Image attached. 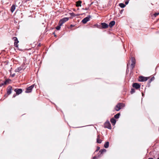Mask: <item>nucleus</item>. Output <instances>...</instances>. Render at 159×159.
I'll return each mask as SVG.
<instances>
[{
    "label": "nucleus",
    "instance_id": "5",
    "mask_svg": "<svg viewBox=\"0 0 159 159\" xmlns=\"http://www.w3.org/2000/svg\"><path fill=\"white\" fill-rule=\"evenodd\" d=\"M149 79V77H145L143 76H140L139 77V81L140 82H144L147 81Z\"/></svg>",
    "mask_w": 159,
    "mask_h": 159
},
{
    "label": "nucleus",
    "instance_id": "16",
    "mask_svg": "<svg viewBox=\"0 0 159 159\" xmlns=\"http://www.w3.org/2000/svg\"><path fill=\"white\" fill-rule=\"evenodd\" d=\"M115 24V22L114 20L110 22L109 24V25L108 26L110 27H112Z\"/></svg>",
    "mask_w": 159,
    "mask_h": 159
},
{
    "label": "nucleus",
    "instance_id": "8",
    "mask_svg": "<svg viewBox=\"0 0 159 159\" xmlns=\"http://www.w3.org/2000/svg\"><path fill=\"white\" fill-rule=\"evenodd\" d=\"M15 92L16 93V95H19L22 93L23 92L22 90L21 89L16 88L14 90Z\"/></svg>",
    "mask_w": 159,
    "mask_h": 159
},
{
    "label": "nucleus",
    "instance_id": "25",
    "mask_svg": "<svg viewBox=\"0 0 159 159\" xmlns=\"http://www.w3.org/2000/svg\"><path fill=\"white\" fill-rule=\"evenodd\" d=\"M135 92V90L133 88H132L131 89L130 93L131 94H133Z\"/></svg>",
    "mask_w": 159,
    "mask_h": 159
},
{
    "label": "nucleus",
    "instance_id": "3",
    "mask_svg": "<svg viewBox=\"0 0 159 159\" xmlns=\"http://www.w3.org/2000/svg\"><path fill=\"white\" fill-rule=\"evenodd\" d=\"M135 59L134 57H131V62L132 63H131L130 65V69L131 70H132L135 66Z\"/></svg>",
    "mask_w": 159,
    "mask_h": 159
},
{
    "label": "nucleus",
    "instance_id": "11",
    "mask_svg": "<svg viewBox=\"0 0 159 159\" xmlns=\"http://www.w3.org/2000/svg\"><path fill=\"white\" fill-rule=\"evenodd\" d=\"M140 85L137 83H134L132 84V86L133 88H135L136 89H138L140 88Z\"/></svg>",
    "mask_w": 159,
    "mask_h": 159
},
{
    "label": "nucleus",
    "instance_id": "33",
    "mask_svg": "<svg viewBox=\"0 0 159 159\" xmlns=\"http://www.w3.org/2000/svg\"><path fill=\"white\" fill-rule=\"evenodd\" d=\"M16 94H14L13 95V97H12L14 98H15L16 96Z\"/></svg>",
    "mask_w": 159,
    "mask_h": 159
},
{
    "label": "nucleus",
    "instance_id": "23",
    "mask_svg": "<svg viewBox=\"0 0 159 159\" xmlns=\"http://www.w3.org/2000/svg\"><path fill=\"white\" fill-rule=\"evenodd\" d=\"M119 6L121 8H124L126 6V5L123 3H120L119 4Z\"/></svg>",
    "mask_w": 159,
    "mask_h": 159
},
{
    "label": "nucleus",
    "instance_id": "34",
    "mask_svg": "<svg viewBox=\"0 0 159 159\" xmlns=\"http://www.w3.org/2000/svg\"><path fill=\"white\" fill-rule=\"evenodd\" d=\"M84 9L85 10H88L89 9V7H86Z\"/></svg>",
    "mask_w": 159,
    "mask_h": 159
},
{
    "label": "nucleus",
    "instance_id": "7",
    "mask_svg": "<svg viewBox=\"0 0 159 159\" xmlns=\"http://www.w3.org/2000/svg\"><path fill=\"white\" fill-rule=\"evenodd\" d=\"M91 17V16L90 15L88 16L87 17L84 18L82 20V22L84 24H86L87 22L90 20V19Z\"/></svg>",
    "mask_w": 159,
    "mask_h": 159
},
{
    "label": "nucleus",
    "instance_id": "38",
    "mask_svg": "<svg viewBox=\"0 0 159 159\" xmlns=\"http://www.w3.org/2000/svg\"><path fill=\"white\" fill-rule=\"evenodd\" d=\"M96 158V157H95V156H94L93 157V159H95Z\"/></svg>",
    "mask_w": 159,
    "mask_h": 159
},
{
    "label": "nucleus",
    "instance_id": "19",
    "mask_svg": "<svg viewBox=\"0 0 159 159\" xmlns=\"http://www.w3.org/2000/svg\"><path fill=\"white\" fill-rule=\"evenodd\" d=\"M82 2L81 1H78L76 2V6L77 7L81 6Z\"/></svg>",
    "mask_w": 159,
    "mask_h": 159
},
{
    "label": "nucleus",
    "instance_id": "27",
    "mask_svg": "<svg viewBox=\"0 0 159 159\" xmlns=\"http://www.w3.org/2000/svg\"><path fill=\"white\" fill-rule=\"evenodd\" d=\"M4 85H5V84H4V82L3 83H1L0 84V87H2V86Z\"/></svg>",
    "mask_w": 159,
    "mask_h": 159
},
{
    "label": "nucleus",
    "instance_id": "2",
    "mask_svg": "<svg viewBox=\"0 0 159 159\" xmlns=\"http://www.w3.org/2000/svg\"><path fill=\"white\" fill-rule=\"evenodd\" d=\"M34 85L35 84H33L30 86L27 87L26 88L25 92L26 93H31L32 91V89L34 88Z\"/></svg>",
    "mask_w": 159,
    "mask_h": 159
},
{
    "label": "nucleus",
    "instance_id": "10",
    "mask_svg": "<svg viewBox=\"0 0 159 159\" xmlns=\"http://www.w3.org/2000/svg\"><path fill=\"white\" fill-rule=\"evenodd\" d=\"M13 39L14 40V46L16 47H18L17 44L19 43V41L17 37H14L13 38Z\"/></svg>",
    "mask_w": 159,
    "mask_h": 159
},
{
    "label": "nucleus",
    "instance_id": "14",
    "mask_svg": "<svg viewBox=\"0 0 159 159\" xmlns=\"http://www.w3.org/2000/svg\"><path fill=\"white\" fill-rule=\"evenodd\" d=\"M102 140L100 139V136L98 135L97 139V142L98 143H101L102 142Z\"/></svg>",
    "mask_w": 159,
    "mask_h": 159
},
{
    "label": "nucleus",
    "instance_id": "43",
    "mask_svg": "<svg viewBox=\"0 0 159 159\" xmlns=\"http://www.w3.org/2000/svg\"><path fill=\"white\" fill-rule=\"evenodd\" d=\"M157 159H159V157H158Z\"/></svg>",
    "mask_w": 159,
    "mask_h": 159
},
{
    "label": "nucleus",
    "instance_id": "32",
    "mask_svg": "<svg viewBox=\"0 0 159 159\" xmlns=\"http://www.w3.org/2000/svg\"><path fill=\"white\" fill-rule=\"evenodd\" d=\"M129 2L128 1H125V4L126 5H127V4H128V3H129Z\"/></svg>",
    "mask_w": 159,
    "mask_h": 159
},
{
    "label": "nucleus",
    "instance_id": "20",
    "mask_svg": "<svg viewBox=\"0 0 159 159\" xmlns=\"http://www.w3.org/2000/svg\"><path fill=\"white\" fill-rule=\"evenodd\" d=\"M109 142H106L104 144V147L105 148H107L109 147Z\"/></svg>",
    "mask_w": 159,
    "mask_h": 159
},
{
    "label": "nucleus",
    "instance_id": "36",
    "mask_svg": "<svg viewBox=\"0 0 159 159\" xmlns=\"http://www.w3.org/2000/svg\"><path fill=\"white\" fill-rule=\"evenodd\" d=\"M97 148V149L96 150V151H98L100 149V147H98Z\"/></svg>",
    "mask_w": 159,
    "mask_h": 159
},
{
    "label": "nucleus",
    "instance_id": "4",
    "mask_svg": "<svg viewBox=\"0 0 159 159\" xmlns=\"http://www.w3.org/2000/svg\"><path fill=\"white\" fill-rule=\"evenodd\" d=\"M104 127L105 128H108L109 129H111V127L109 121L108 120H107L104 124Z\"/></svg>",
    "mask_w": 159,
    "mask_h": 159
},
{
    "label": "nucleus",
    "instance_id": "26",
    "mask_svg": "<svg viewBox=\"0 0 159 159\" xmlns=\"http://www.w3.org/2000/svg\"><path fill=\"white\" fill-rule=\"evenodd\" d=\"M59 25H58V26H57L56 28V29L57 30H60V28H61V26H60V24H59Z\"/></svg>",
    "mask_w": 159,
    "mask_h": 159
},
{
    "label": "nucleus",
    "instance_id": "24",
    "mask_svg": "<svg viewBox=\"0 0 159 159\" xmlns=\"http://www.w3.org/2000/svg\"><path fill=\"white\" fill-rule=\"evenodd\" d=\"M154 79V77H152L148 81V84H150L151 82L153 81Z\"/></svg>",
    "mask_w": 159,
    "mask_h": 159
},
{
    "label": "nucleus",
    "instance_id": "31",
    "mask_svg": "<svg viewBox=\"0 0 159 159\" xmlns=\"http://www.w3.org/2000/svg\"><path fill=\"white\" fill-rule=\"evenodd\" d=\"M128 64L129 63H128L127 64V70H126V71H127V70L128 71L129 70H128V69H129V66H128Z\"/></svg>",
    "mask_w": 159,
    "mask_h": 159
},
{
    "label": "nucleus",
    "instance_id": "40",
    "mask_svg": "<svg viewBox=\"0 0 159 159\" xmlns=\"http://www.w3.org/2000/svg\"><path fill=\"white\" fill-rule=\"evenodd\" d=\"M148 159H153L152 158H148Z\"/></svg>",
    "mask_w": 159,
    "mask_h": 159
},
{
    "label": "nucleus",
    "instance_id": "39",
    "mask_svg": "<svg viewBox=\"0 0 159 159\" xmlns=\"http://www.w3.org/2000/svg\"><path fill=\"white\" fill-rule=\"evenodd\" d=\"M70 27H73V25H70Z\"/></svg>",
    "mask_w": 159,
    "mask_h": 159
},
{
    "label": "nucleus",
    "instance_id": "22",
    "mask_svg": "<svg viewBox=\"0 0 159 159\" xmlns=\"http://www.w3.org/2000/svg\"><path fill=\"white\" fill-rule=\"evenodd\" d=\"M120 115V113H118L114 116V117L116 119H118L119 118Z\"/></svg>",
    "mask_w": 159,
    "mask_h": 159
},
{
    "label": "nucleus",
    "instance_id": "37",
    "mask_svg": "<svg viewBox=\"0 0 159 159\" xmlns=\"http://www.w3.org/2000/svg\"><path fill=\"white\" fill-rule=\"evenodd\" d=\"M123 11V10H122L120 11V13L121 14L122 12Z\"/></svg>",
    "mask_w": 159,
    "mask_h": 159
},
{
    "label": "nucleus",
    "instance_id": "35",
    "mask_svg": "<svg viewBox=\"0 0 159 159\" xmlns=\"http://www.w3.org/2000/svg\"><path fill=\"white\" fill-rule=\"evenodd\" d=\"M52 34L54 35V36L55 37H56V35L55 34V32H53V33Z\"/></svg>",
    "mask_w": 159,
    "mask_h": 159
},
{
    "label": "nucleus",
    "instance_id": "41",
    "mask_svg": "<svg viewBox=\"0 0 159 159\" xmlns=\"http://www.w3.org/2000/svg\"><path fill=\"white\" fill-rule=\"evenodd\" d=\"M38 46H40V44H39V45H38Z\"/></svg>",
    "mask_w": 159,
    "mask_h": 159
},
{
    "label": "nucleus",
    "instance_id": "12",
    "mask_svg": "<svg viewBox=\"0 0 159 159\" xmlns=\"http://www.w3.org/2000/svg\"><path fill=\"white\" fill-rule=\"evenodd\" d=\"M25 68H24V65H22L20 66L17 68L15 69V71L16 72H19L20 71L22 70L23 69H24Z\"/></svg>",
    "mask_w": 159,
    "mask_h": 159
},
{
    "label": "nucleus",
    "instance_id": "6",
    "mask_svg": "<svg viewBox=\"0 0 159 159\" xmlns=\"http://www.w3.org/2000/svg\"><path fill=\"white\" fill-rule=\"evenodd\" d=\"M69 20L68 17H65L61 19L59 21V24H60V26H61L65 22L68 21Z\"/></svg>",
    "mask_w": 159,
    "mask_h": 159
},
{
    "label": "nucleus",
    "instance_id": "21",
    "mask_svg": "<svg viewBox=\"0 0 159 159\" xmlns=\"http://www.w3.org/2000/svg\"><path fill=\"white\" fill-rule=\"evenodd\" d=\"M16 8L15 6V5H12L11 7V12H13L15 10Z\"/></svg>",
    "mask_w": 159,
    "mask_h": 159
},
{
    "label": "nucleus",
    "instance_id": "9",
    "mask_svg": "<svg viewBox=\"0 0 159 159\" xmlns=\"http://www.w3.org/2000/svg\"><path fill=\"white\" fill-rule=\"evenodd\" d=\"M12 87L11 86H9L7 89V93L8 95L10 94L12 92Z\"/></svg>",
    "mask_w": 159,
    "mask_h": 159
},
{
    "label": "nucleus",
    "instance_id": "42",
    "mask_svg": "<svg viewBox=\"0 0 159 159\" xmlns=\"http://www.w3.org/2000/svg\"><path fill=\"white\" fill-rule=\"evenodd\" d=\"M142 94H143V93H142Z\"/></svg>",
    "mask_w": 159,
    "mask_h": 159
},
{
    "label": "nucleus",
    "instance_id": "18",
    "mask_svg": "<svg viewBox=\"0 0 159 159\" xmlns=\"http://www.w3.org/2000/svg\"><path fill=\"white\" fill-rule=\"evenodd\" d=\"M106 149H101L99 151V152L100 153V155L99 156H102V154L104 152H106Z\"/></svg>",
    "mask_w": 159,
    "mask_h": 159
},
{
    "label": "nucleus",
    "instance_id": "29",
    "mask_svg": "<svg viewBox=\"0 0 159 159\" xmlns=\"http://www.w3.org/2000/svg\"><path fill=\"white\" fill-rule=\"evenodd\" d=\"M70 15L72 16H75V14L74 13H70Z\"/></svg>",
    "mask_w": 159,
    "mask_h": 159
},
{
    "label": "nucleus",
    "instance_id": "28",
    "mask_svg": "<svg viewBox=\"0 0 159 159\" xmlns=\"http://www.w3.org/2000/svg\"><path fill=\"white\" fill-rule=\"evenodd\" d=\"M159 14V13H156L154 14V15L155 17H156L157 16H158Z\"/></svg>",
    "mask_w": 159,
    "mask_h": 159
},
{
    "label": "nucleus",
    "instance_id": "15",
    "mask_svg": "<svg viewBox=\"0 0 159 159\" xmlns=\"http://www.w3.org/2000/svg\"><path fill=\"white\" fill-rule=\"evenodd\" d=\"M110 121L113 125H114L116 123V120L115 119L112 118L111 119Z\"/></svg>",
    "mask_w": 159,
    "mask_h": 159
},
{
    "label": "nucleus",
    "instance_id": "30",
    "mask_svg": "<svg viewBox=\"0 0 159 159\" xmlns=\"http://www.w3.org/2000/svg\"><path fill=\"white\" fill-rule=\"evenodd\" d=\"M15 74L14 73L12 74L11 75V77H13L15 76Z\"/></svg>",
    "mask_w": 159,
    "mask_h": 159
},
{
    "label": "nucleus",
    "instance_id": "17",
    "mask_svg": "<svg viewBox=\"0 0 159 159\" xmlns=\"http://www.w3.org/2000/svg\"><path fill=\"white\" fill-rule=\"evenodd\" d=\"M11 81V80L9 79H8L6 80L4 82V84L7 85L8 84L10 83V82Z\"/></svg>",
    "mask_w": 159,
    "mask_h": 159
},
{
    "label": "nucleus",
    "instance_id": "13",
    "mask_svg": "<svg viewBox=\"0 0 159 159\" xmlns=\"http://www.w3.org/2000/svg\"><path fill=\"white\" fill-rule=\"evenodd\" d=\"M102 26V28L106 29L108 27V25L104 22L101 23Z\"/></svg>",
    "mask_w": 159,
    "mask_h": 159
},
{
    "label": "nucleus",
    "instance_id": "1",
    "mask_svg": "<svg viewBox=\"0 0 159 159\" xmlns=\"http://www.w3.org/2000/svg\"><path fill=\"white\" fill-rule=\"evenodd\" d=\"M124 105L123 103H119L115 106V109L116 111H119L122 108L124 107Z\"/></svg>",
    "mask_w": 159,
    "mask_h": 159
}]
</instances>
